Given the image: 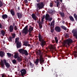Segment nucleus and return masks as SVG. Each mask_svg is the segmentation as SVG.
Segmentation results:
<instances>
[{"label": "nucleus", "instance_id": "ea45409f", "mask_svg": "<svg viewBox=\"0 0 77 77\" xmlns=\"http://www.w3.org/2000/svg\"><path fill=\"white\" fill-rule=\"evenodd\" d=\"M12 36H13V37L12 38H14L15 37V34H13Z\"/></svg>", "mask_w": 77, "mask_h": 77}, {"label": "nucleus", "instance_id": "6ab92c4d", "mask_svg": "<svg viewBox=\"0 0 77 77\" xmlns=\"http://www.w3.org/2000/svg\"><path fill=\"white\" fill-rule=\"evenodd\" d=\"M13 26L14 28V30H18V28H17V26L15 25V23H13Z\"/></svg>", "mask_w": 77, "mask_h": 77}, {"label": "nucleus", "instance_id": "c9c22d12", "mask_svg": "<svg viewBox=\"0 0 77 77\" xmlns=\"http://www.w3.org/2000/svg\"><path fill=\"white\" fill-rule=\"evenodd\" d=\"M60 5V4H59V2H58L57 3V7H58Z\"/></svg>", "mask_w": 77, "mask_h": 77}, {"label": "nucleus", "instance_id": "f8f14e48", "mask_svg": "<svg viewBox=\"0 0 77 77\" xmlns=\"http://www.w3.org/2000/svg\"><path fill=\"white\" fill-rule=\"evenodd\" d=\"M21 74L22 76H23L24 74H26V70L25 69H23L21 71Z\"/></svg>", "mask_w": 77, "mask_h": 77}, {"label": "nucleus", "instance_id": "e433bc0d", "mask_svg": "<svg viewBox=\"0 0 77 77\" xmlns=\"http://www.w3.org/2000/svg\"><path fill=\"white\" fill-rule=\"evenodd\" d=\"M3 6V4L1 1H0V7L2 6Z\"/></svg>", "mask_w": 77, "mask_h": 77}, {"label": "nucleus", "instance_id": "5fc2aeb1", "mask_svg": "<svg viewBox=\"0 0 77 77\" xmlns=\"http://www.w3.org/2000/svg\"><path fill=\"white\" fill-rule=\"evenodd\" d=\"M66 36H67L68 37V35H67V34H66Z\"/></svg>", "mask_w": 77, "mask_h": 77}, {"label": "nucleus", "instance_id": "412c9836", "mask_svg": "<svg viewBox=\"0 0 77 77\" xmlns=\"http://www.w3.org/2000/svg\"><path fill=\"white\" fill-rule=\"evenodd\" d=\"M17 16L18 18H22V15L20 13H17Z\"/></svg>", "mask_w": 77, "mask_h": 77}, {"label": "nucleus", "instance_id": "b1692460", "mask_svg": "<svg viewBox=\"0 0 77 77\" xmlns=\"http://www.w3.org/2000/svg\"><path fill=\"white\" fill-rule=\"evenodd\" d=\"M33 30V27L32 26H29V32H31Z\"/></svg>", "mask_w": 77, "mask_h": 77}, {"label": "nucleus", "instance_id": "0eeeda50", "mask_svg": "<svg viewBox=\"0 0 77 77\" xmlns=\"http://www.w3.org/2000/svg\"><path fill=\"white\" fill-rule=\"evenodd\" d=\"M19 38H16L15 42H17V48H20L21 47V42H19Z\"/></svg>", "mask_w": 77, "mask_h": 77}, {"label": "nucleus", "instance_id": "bb28decb", "mask_svg": "<svg viewBox=\"0 0 77 77\" xmlns=\"http://www.w3.org/2000/svg\"><path fill=\"white\" fill-rule=\"evenodd\" d=\"M34 62L36 65H38V63H39V59H37L36 61Z\"/></svg>", "mask_w": 77, "mask_h": 77}, {"label": "nucleus", "instance_id": "a211bd4d", "mask_svg": "<svg viewBox=\"0 0 77 77\" xmlns=\"http://www.w3.org/2000/svg\"><path fill=\"white\" fill-rule=\"evenodd\" d=\"M55 48H56V47L54 45H51V46L50 49L51 51H53Z\"/></svg>", "mask_w": 77, "mask_h": 77}, {"label": "nucleus", "instance_id": "c85d7f7f", "mask_svg": "<svg viewBox=\"0 0 77 77\" xmlns=\"http://www.w3.org/2000/svg\"><path fill=\"white\" fill-rule=\"evenodd\" d=\"M74 18H75V20L76 21L77 20V15H76V14H74Z\"/></svg>", "mask_w": 77, "mask_h": 77}, {"label": "nucleus", "instance_id": "864d4df0", "mask_svg": "<svg viewBox=\"0 0 77 77\" xmlns=\"http://www.w3.org/2000/svg\"><path fill=\"white\" fill-rule=\"evenodd\" d=\"M61 2H62V0H60Z\"/></svg>", "mask_w": 77, "mask_h": 77}, {"label": "nucleus", "instance_id": "dca6fc26", "mask_svg": "<svg viewBox=\"0 0 77 77\" xmlns=\"http://www.w3.org/2000/svg\"><path fill=\"white\" fill-rule=\"evenodd\" d=\"M18 57V53H14V58L15 59H17Z\"/></svg>", "mask_w": 77, "mask_h": 77}, {"label": "nucleus", "instance_id": "5701e85b", "mask_svg": "<svg viewBox=\"0 0 77 77\" xmlns=\"http://www.w3.org/2000/svg\"><path fill=\"white\" fill-rule=\"evenodd\" d=\"M2 18L3 19H6L8 18V16L6 14L3 15L2 16Z\"/></svg>", "mask_w": 77, "mask_h": 77}, {"label": "nucleus", "instance_id": "f704fd0d", "mask_svg": "<svg viewBox=\"0 0 77 77\" xmlns=\"http://www.w3.org/2000/svg\"><path fill=\"white\" fill-rule=\"evenodd\" d=\"M53 2H52L50 3V7H52V6H53Z\"/></svg>", "mask_w": 77, "mask_h": 77}, {"label": "nucleus", "instance_id": "cd10ccee", "mask_svg": "<svg viewBox=\"0 0 77 77\" xmlns=\"http://www.w3.org/2000/svg\"><path fill=\"white\" fill-rule=\"evenodd\" d=\"M69 18L71 21H74V18H73V17H72L70 16Z\"/></svg>", "mask_w": 77, "mask_h": 77}, {"label": "nucleus", "instance_id": "7ed1b4c3", "mask_svg": "<svg viewBox=\"0 0 77 77\" xmlns=\"http://www.w3.org/2000/svg\"><path fill=\"white\" fill-rule=\"evenodd\" d=\"M38 37L39 39V41L42 42L41 43V45L42 46V47H43V45L45 44V42L44 40L42 38V37L41 36V35L40 34L38 35Z\"/></svg>", "mask_w": 77, "mask_h": 77}, {"label": "nucleus", "instance_id": "39448f33", "mask_svg": "<svg viewBox=\"0 0 77 77\" xmlns=\"http://www.w3.org/2000/svg\"><path fill=\"white\" fill-rule=\"evenodd\" d=\"M19 51L20 53L21 54H25V55H28V53H27V51L26 50H24L23 49H21L19 50Z\"/></svg>", "mask_w": 77, "mask_h": 77}, {"label": "nucleus", "instance_id": "2f4dec72", "mask_svg": "<svg viewBox=\"0 0 77 77\" xmlns=\"http://www.w3.org/2000/svg\"><path fill=\"white\" fill-rule=\"evenodd\" d=\"M53 27L51 28V33H53V32L54 31V29H53Z\"/></svg>", "mask_w": 77, "mask_h": 77}, {"label": "nucleus", "instance_id": "a19ab883", "mask_svg": "<svg viewBox=\"0 0 77 77\" xmlns=\"http://www.w3.org/2000/svg\"><path fill=\"white\" fill-rule=\"evenodd\" d=\"M17 60H21V58L19 57H17Z\"/></svg>", "mask_w": 77, "mask_h": 77}, {"label": "nucleus", "instance_id": "6e6552de", "mask_svg": "<svg viewBox=\"0 0 77 77\" xmlns=\"http://www.w3.org/2000/svg\"><path fill=\"white\" fill-rule=\"evenodd\" d=\"M28 26H26L24 29L23 30L22 33H24L25 34H27V32H28Z\"/></svg>", "mask_w": 77, "mask_h": 77}, {"label": "nucleus", "instance_id": "9b49d317", "mask_svg": "<svg viewBox=\"0 0 77 77\" xmlns=\"http://www.w3.org/2000/svg\"><path fill=\"white\" fill-rule=\"evenodd\" d=\"M55 30L57 32H60L61 31L60 28L59 26H56L55 27Z\"/></svg>", "mask_w": 77, "mask_h": 77}, {"label": "nucleus", "instance_id": "79ce46f5", "mask_svg": "<svg viewBox=\"0 0 77 77\" xmlns=\"http://www.w3.org/2000/svg\"><path fill=\"white\" fill-rule=\"evenodd\" d=\"M61 15L62 17H64V14L63 13H62L61 14Z\"/></svg>", "mask_w": 77, "mask_h": 77}, {"label": "nucleus", "instance_id": "a18cd8bd", "mask_svg": "<svg viewBox=\"0 0 77 77\" xmlns=\"http://www.w3.org/2000/svg\"><path fill=\"white\" fill-rule=\"evenodd\" d=\"M0 28H2V24L1 23H0Z\"/></svg>", "mask_w": 77, "mask_h": 77}, {"label": "nucleus", "instance_id": "58836bf2", "mask_svg": "<svg viewBox=\"0 0 77 77\" xmlns=\"http://www.w3.org/2000/svg\"><path fill=\"white\" fill-rule=\"evenodd\" d=\"M13 38L12 37H10L9 38V40L10 41H12V39Z\"/></svg>", "mask_w": 77, "mask_h": 77}, {"label": "nucleus", "instance_id": "8fccbe9b", "mask_svg": "<svg viewBox=\"0 0 77 77\" xmlns=\"http://www.w3.org/2000/svg\"><path fill=\"white\" fill-rule=\"evenodd\" d=\"M74 53H77V52L76 51H75Z\"/></svg>", "mask_w": 77, "mask_h": 77}, {"label": "nucleus", "instance_id": "a878e982", "mask_svg": "<svg viewBox=\"0 0 77 77\" xmlns=\"http://www.w3.org/2000/svg\"><path fill=\"white\" fill-rule=\"evenodd\" d=\"M1 34L3 36H5V31H4L2 30L1 31Z\"/></svg>", "mask_w": 77, "mask_h": 77}, {"label": "nucleus", "instance_id": "de8ad7c7", "mask_svg": "<svg viewBox=\"0 0 77 77\" xmlns=\"http://www.w3.org/2000/svg\"><path fill=\"white\" fill-rule=\"evenodd\" d=\"M40 0H37V2H39Z\"/></svg>", "mask_w": 77, "mask_h": 77}, {"label": "nucleus", "instance_id": "393cba45", "mask_svg": "<svg viewBox=\"0 0 77 77\" xmlns=\"http://www.w3.org/2000/svg\"><path fill=\"white\" fill-rule=\"evenodd\" d=\"M10 12L11 14L12 15H15V13L14 12V11L12 10H11L10 11Z\"/></svg>", "mask_w": 77, "mask_h": 77}, {"label": "nucleus", "instance_id": "603ef678", "mask_svg": "<svg viewBox=\"0 0 77 77\" xmlns=\"http://www.w3.org/2000/svg\"><path fill=\"white\" fill-rule=\"evenodd\" d=\"M62 23H65V22L63 21L62 22Z\"/></svg>", "mask_w": 77, "mask_h": 77}, {"label": "nucleus", "instance_id": "6e6d98bb", "mask_svg": "<svg viewBox=\"0 0 77 77\" xmlns=\"http://www.w3.org/2000/svg\"><path fill=\"white\" fill-rule=\"evenodd\" d=\"M77 48V47H76V48Z\"/></svg>", "mask_w": 77, "mask_h": 77}, {"label": "nucleus", "instance_id": "4be33fe9", "mask_svg": "<svg viewBox=\"0 0 77 77\" xmlns=\"http://www.w3.org/2000/svg\"><path fill=\"white\" fill-rule=\"evenodd\" d=\"M5 55V53L3 52L2 51L0 52V56L1 57H3Z\"/></svg>", "mask_w": 77, "mask_h": 77}, {"label": "nucleus", "instance_id": "aec40b11", "mask_svg": "<svg viewBox=\"0 0 77 77\" xmlns=\"http://www.w3.org/2000/svg\"><path fill=\"white\" fill-rule=\"evenodd\" d=\"M25 46H28V47H30V45L29 44V42H25L23 44Z\"/></svg>", "mask_w": 77, "mask_h": 77}, {"label": "nucleus", "instance_id": "3c124183", "mask_svg": "<svg viewBox=\"0 0 77 77\" xmlns=\"http://www.w3.org/2000/svg\"><path fill=\"white\" fill-rule=\"evenodd\" d=\"M18 9L19 10L20 9V7H18Z\"/></svg>", "mask_w": 77, "mask_h": 77}, {"label": "nucleus", "instance_id": "4c0bfd02", "mask_svg": "<svg viewBox=\"0 0 77 77\" xmlns=\"http://www.w3.org/2000/svg\"><path fill=\"white\" fill-rule=\"evenodd\" d=\"M30 65L31 68H33V64L31 63H30Z\"/></svg>", "mask_w": 77, "mask_h": 77}, {"label": "nucleus", "instance_id": "423d86ee", "mask_svg": "<svg viewBox=\"0 0 77 77\" xmlns=\"http://www.w3.org/2000/svg\"><path fill=\"white\" fill-rule=\"evenodd\" d=\"M37 6L39 9H42L44 6V5L43 3L41 2L39 3L38 4H37Z\"/></svg>", "mask_w": 77, "mask_h": 77}, {"label": "nucleus", "instance_id": "7c9ffc66", "mask_svg": "<svg viewBox=\"0 0 77 77\" xmlns=\"http://www.w3.org/2000/svg\"><path fill=\"white\" fill-rule=\"evenodd\" d=\"M55 39L56 43H57V42H58V40H57V37H55Z\"/></svg>", "mask_w": 77, "mask_h": 77}, {"label": "nucleus", "instance_id": "4468645a", "mask_svg": "<svg viewBox=\"0 0 77 77\" xmlns=\"http://www.w3.org/2000/svg\"><path fill=\"white\" fill-rule=\"evenodd\" d=\"M43 22H44V20L42 19V23L40 22H39V25L40 29H41L42 28V25H41V24H43Z\"/></svg>", "mask_w": 77, "mask_h": 77}, {"label": "nucleus", "instance_id": "72a5a7b5", "mask_svg": "<svg viewBox=\"0 0 77 77\" xmlns=\"http://www.w3.org/2000/svg\"><path fill=\"white\" fill-rule=\"evenodd\" d=\"M16 62H17V61L15 60H12V62L13 63H16Z\"/></svg>", "mask_w": 77, "mask_h": 77}, {"label": "nucleus", "instance_id": "9d476101", "mask_svg": "<svg viewBox=\"0 0 77 77\" xmlns=\"http://www.w3.org/2000/svg\"><path fill=\"white\" fill-rule=\"evenodd\" d=\"M45 18L46 20H48V21H51L52 20V18H50V15L47 14H46Z\"/></svg>", "mask_w": 77, "mask_h": 77}, {"label": "nucleus", "instance_id": "f03ea898", "mask_svg": "<svg viewBox=\"0 0 77 77\" xmlns=\"http://www.w3.org/2000/svg\"><path fill=\"white\" fill-rule=\"evenodd\" d=\"M41 51L40 50H39L37 52V54L39 55V62L40 63L42 64V63H44V60H43V58H42V55L41 54Z\"/></svg>", "mask_w": 77, "mask_h": 77}, {"label": "nucleus", "instance_id": "c03bdc74", "mask_svg": "<svg viewBox=\"0 0 77 77\" xmlns=\"http://www.w3.org/2000/svg\"><path fill=\"white\" fill-rule=\"evenodd\" d=\"M74 56L75 58H76V57H77V55L76 54H74Z\"/></svg>", "mask_w": 77, "mask_h": 77}, {"label": "nucleus", "instance_id": "c756f323", "mask_svg": "<svg viewBox=\"0 0 77 77\" xmlns=\"http://www.w3.org/2000/svg\"><path fill=\"white\" fill-rule=\"evenodd\" d=\"M61 27L62 29H64V30H66V28L65 27V26H62Z\"/></svg>", "mask_w": 77, "mask_h": 77}, {"label": "nucleus", "instance_id": "09e8293b", "mask_svg": "<svg viewBox=\"0 0 77 77\" xmlns=\"http://www.w3.org/2000/svg\"><path fill=\"white\" fill-rule=\"evenodd\" d=\"M52 43H54V41L53 40L52 42Z\"/></svg>", "mask_w": 77, "mask_h": 77}, {"label": "nucleus", "instance_id": "1a4fd4ad", "mask_svg": "<svg viewBox=\"0 0 77 77\" xmlns=\"http://www.w3.org/2000/svg\"><path fill=\"white\" fill-rule=\"evenodd\" d=\"M72 33L73 34V36L75 37L77 39V30L76 29H74L72 31Z\"/></svg>", "mask_w": 77, "mask_h": 77}, {"label": "nucleus", "instance_id": "ddd939ff", "mask_svg": "<svg viewBox=\"0 0 77 77\" xmlns=\"http://www.w3.org/2000/svg\"><path fill=\"white\" fill-rule=\"evenodd\" d=\"M9 31L10 32H12L14 31V27L12 25H11L9 27Z\"/></svg>", "mask_w": 77, "mask_h": 77}, {"label": "nucleus", "instance_id": "2eb2a0df", "mask_svg": "<svg viewBox=\"0 0 77 77\" xmlns=\"http://www.w3.org/2000/svg\"><path fill=\"white\" fill-rule=\"evenodd\" d=\"M51 28H54V21L53 20L51 23Z\"/></svg>", "mask_w": 77, "mask_h": 77}, {"label": "nucleus", "instance_id": "37998d69", "mask_svg": "<svg viewBox=\"0 0 77 77\" xmlns=\"http://www.w3.org/2000/svg\"><path fill=\"white\" fill-rule=\"evenodd\" d=\"M2 77H6V75H2Z\"/></svg>", "mask_w": 77, "mask_h": 77}, {"label": "nucleus", "instance_id": "f3484780", "mask_svg": "<svg viewBox=\"0 0 77 77\" xmlns=\"http://www.w3.org/2000/svg\"><path fill=\"white\" fill-rule=\"evenodd\" d=\"M32 18L34 20H36V18H37V17L34 14H32Z\"/></svg>", "mask_w": 77, "mask_h": 77}, {"label": "nucleus", "instance_id": "49530a36", "mask_svg": "<svg viewBox=\"0 0 77 77\" xmlns=\"http://www.w3.org/2000/svg\"><path fill=\"white\" fill-rule=\"evenodd\" d=\"M44 17H43L42 18V20H44Z\"/></svg>", "mask_w": 77, "mask_h": 77}, {"label": "nucleus", "instance_id": "f257e3e1", "mask_svg": "<svg viewBox=\"0 0 77 77\" xmlns=\"http://www.w3.org/2000/svg\"><path fill=\"white\" fill-rule=\"evenodd\" d=\"M4 63L7 68H9V67H10V64H9V63L7 62L6 60H4L3 61L2 60H1L0 65L2 67H3V68L5 67Z\"/></svg>", "mask_w": 77, "mask_h": 77}, {"label": "nucleus", "instance_id": "20e7f679", "mask_svg": "<svg viewBox=\"0 0 77 77\" xmlns=\"http://www.w3.org/2000/svg\"><path fill=\"white\" fill-rule=\"evenodd\" d=\"M71 42H72V40L71 39H69L65 41L64 42L63 44L64 45H65L66 44H67L68 45H69V44L71 43Z\"/></svg>", "mask_w": 77, "mask_h": 77}, {"label": "nucleus", "instance_id": "473e14b6", "mask_svg": "<svg viewBox=\"0 0 77 77\" xmlns=\"http://www.w3.org/2000/svg\"><path fill=\"white\" fill-rule=\"evenodd\" d=\"M7 54L8 57H11V54H10L9 53H7Z\"/></svg>", "mask_w": 77, "mask_h": 77}]
</instances>
